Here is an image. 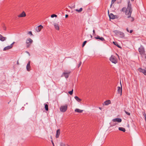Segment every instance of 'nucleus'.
<instances>
[{
    "instance_id": "obj_1",
    "label": "nucleus",
    "mask_w": 146,
    "mask_h": 146,
    "mask_svg": "<svg viewBox=\"0 0 146 146\" xmlns=\"http://www.w3.org/2000/svg\"><path fill=\"white\" fill-rule=\"evenodd\" d=\"M120 11L125 13V15L127 16V18H129L131 17L132 9L131 8V5L129 1L128 3L127 8L126 7H123Z\"/></svg>"
},
{
    "instance_id": "obj_2",
    "label": "nucleus",
    "mask_w": 146,
    "mask_h": 146,
    "mask_svg": "<svg viewBox=\"0 0 146 146\" xmlns=\"http://www.w3.org/2000/svg\"><path fill=\"white\" fill-rule=\"evenodd\" d=\"M110 60L113 63L115 64H116L117 62V60L116 57L114 55H112L110 58Z\"/></svg>"
},
{
    "instance_id": "obj_3",
    "label": "nucleus",
    "mask_w": 146,
    "mask_h": 146,
    "mask_svg": "<svg viewBox=\"0 0 146 146\" xmlns=\"http://www.w3.org/2000/svg\"><path fill=\"white\" fill-rule=\"evenodd\" d=\"M68 108V105L67 104H65L64 106H61L60 108V110L61 111L64 112L67 110Z\"/></svg>"
},
{
    "instance_id": "obj_4",
    "label": "nucleus",
    "mask_w": 146,
    "mask_h": 146,
    "mask_svg": "<svg viewBox=\"0 0 146 146\" xmlns=\"http://www.w3.org/2000/svg\"><path fill=\"white\" fill-rule=\"evenodd\" d=\"M138 50L141 54L143 55L145 54V51L143 46L141 45V47L139 48Z\"/></svg>"
},
{
    "instance_id": "obj_5",
    "label": "nucleus",
    "mask_w": 146,
    "mask_h": 146,
    "mask_svg": "<svg viewBox=\"0 0 146 146\" xmlns=\"http://www.w3.org/2000/svg\"><path fill=\"white\" fill-rule=\"evenodd\" d=\"M15 43V42H14L10 45L8 46L5 47L4 48L3 50L4 51H5L12 48L13 46V44Z\"/></svg>"
},
{
    "instance_id": "obj_6",
    "label": "nucleus",
    "mask_w": 146,
    "mask_h": 146,
    "mask_svg": "<svg viewBox=\"0 0 146 146\" xmlns=\"http://www.w3.org/2000/svg\"><path fill=\"white\" fill-rule=\"evenodd\" d=\"M43 28V26L41 25H40L36 27L35 29V31L37 32H39Z\"/></svg>"
},
{
    "instance_id": "obj_7",
    "label": "nucleus",
    "mask_w": 146,
    "mask_h": 146,
    "mask_svg": "<svg viewBox=\"0 0 146 146\" xmlns=\"http://www.w3.org/2000/svg\"><path fill=\"white\" fill-rule=\"evenodd\" d=\"M33 42V40L31 38H28L26 40V43L27 44H31Z\"/></svg>"
},
{
    "instance_id": "obj_8",
    "label": "nucleus",
    "mask_w": 146,
    "mask_h": 146,
    "mask_svg": "<svg viewBox=\"0 0 146 146\" xmlns=\"http://www.w3.org/2000/svg\"><path fill=\"white\" fill-rule=\"evenodd\" d=\"M94 38L96 39H99L101 41H105V39L102 37H100L98 35H97L96 36L94 37Z\"/></svg>"
},
{
    "instance_id": "obj_9",
    "label": "nucleus",
    "mask_w": 146,
    "mask_h": 146,
    "mask_svg": "<svg viewBox=\"0 0 146 146\" xmlns=\"http://www.w3.org/2000/svg\"><path fill=\"white\" fill-rule=\"evenodd\" d=\"M138 70L139 72L143 73L145 75H146V70H145L140 68L138 69Z\"/></svg>"
},
{
    "instance_id": "obj_10",
    "label": "nucleus",
    "mask_w": 146,
    "mask_h": 146,
    "mask_svg": "<svg viewBox=\"0 0 146 146\" xmlns=\"http://www.w3.org/2000/svg\"><path fill=\"white\" fill-rule=\"evenodd\" d=\"M122 120L120 118H116L112 119V121L115 122H117L118 123H120L121 122Z\"/></svg>"
},
{
    "instance_id": "obj_11",
    "label": "nucleus",
    "mask_w": 146,
    "mask_h": 146,
    "mask_svg": "<svg viewBox=\"0 0 146 146\" xmlns=\"http://www.w3.org/2000/svg\"><path fill=\"white\" fill-rule=\"evenodd\" d=\"M118 90L117 92L118 94H120V95H122V88L121 85V87L118 86L117 87Z\"/></svg>"
},
{
    "instance_id": "obj_12",
    "label": "nucleus",
    "mask_w": 146,
    "mask_h": 146,
    "mask_svg": "<svg viewBox=\"0 0 146 146\" xmlns=\"http://www.w3.org/2000/svg\"><path fill=\"white\" fill-rule=\"evenodd\" d=\"M70 72H63V75L66 78H67L69 76V74L70 73Z\"/></svg>"
},
{
    "instance_id": "obj_13",
    "label": "nucleus",
    "mask_w": 146,
    "mask_h": 146,
    "mask_svg": "<svg viewBox=\"0 0 146 146\" xmlns=\"http://www.w3.org/2000/svg\"><path fill=\"white\" fill-rule=\"evenodd\" d=\"M30 61H29L28 62L26 66L27 70L29 71H30Z\"/></svg>"
},
{
    "instance_id": "obj_14",
    "label": "nucleus",
    "mask_w": 146,
    "mask_h": 146,
    "mask_svg": "<svg viewBox=\"0 0 146 146\" xmlns=\"http://www.w3.org/2000/svg\"><path fill=\"white\" fill-rule=\"evenodd\" d=\"M26 16L25 13L24 11H23L18 16L19 17H24Z\"/></svg>"
},
{
    "instance_id": "obj_15",
    "label": "nucleus",
    "mask_w": 146,
    "mask_h": 146,
    "mask_svg": "<svg viewBox=\"0 0 146 146\" xmlns=\"http://www.w3.org/2000/svg\"><path fill=\"white\" fill-rule=\"evenodd\" d=\"M6 39V37H3L0 34V40L2 41H4Z\"/></svg>"
},
{
    "instance_id": "obj_16",
    "label": "nucleus",
    "mask_w": 146,
    "mask_h": 146,
    "mask_svg": "<svg viewBox=\"0 0 146 146\" xmlns=\"http://www.w3.org/2000/svg\"><path fill=\"white\" fill-rule=\"evenodd\" d=\"M117 36H119L120 38H124L125 36V35L124 33L123 32L120 31L119 33V35Z\"/></svg>"
},
{
    "instance_id": "obj_17",
    "label": "nucleus",
    "mask_w": 146,
    "mask_h": 146,
    "mask_svg": "<svg viewBox=\"0 0 146 146\" xmlns=\"http://www.w3.org/2000/svg\"><path fill=\"white\" fill-rule=\"evenodd\" d=\"M60 134V129H58L57 130L56 132V137L58 138L59 137V135Z\"/></svg>"
},
{
    "instance_id": "obj_18",
    "label": "nucleus",
    "mask_w": 146,
    "mask_h": 146,
    "mask_svg": "<svg viewBox=\"0 0 146 146\" xmlns=\"http://www.w3.org/2000/svg\"><path fill=\"white\" fill-rule=\"evenodd\" d=\"M109 16L110 19H115L114 15L112 13H111L110 14H109Z\"/></svg>"
},
{
    "instance_id": "obj_19",
    "label": "nucleus",
    "mask_w": 146,
    "mask_h": 146,
    "mask_svg": "<svg viewBox=\"0 0 146 146\" xmlns=\"http://www.w3.org/2000/svg\"><path fill=\"white\" fill-rule=\"evenodd\" d=\"M110 100H108L106 101L105 102H104L103 104L104 105H108L109 104H110Z\"/></svg>"
},
{
    "instance_id": "obj_20",
    "label": "nucleus",
    "mask_w": 146,
    "mask_h": 146,
    "mask_svg": "<svg viewBox=\"0 0 146 146\" xmlns=\"http://www.w3.org/2000/svg\"><path fill=\"white\" fill-rule=\"evenodd\" d=\"M113 32L116 36H118L120 31L118 30H115L113 31Z\"/></svg>"
},
{
    "instance_id": "obj_21",
    "label": "nucleus",
    "mask_w": 146,
    "mask_h": 146,
    "mask_svg": "<svg viewBox=\"0 0 146 146\" xmlns=\"http://www.w3.org/2000/svg\"><path fill=\"white\" fill-rule=\"evenodd\" d=\"M117 123H115L112 120L110 123V125L111 126H113L116 125Z\"/></svg>"
},
{
    "instance_id": "obj_22",
    "label": "nucleus",
    "mask_w": 146,
    "mask_h": 146,
    "mask_svg": "<svg viewBox=\"0 0 146 146\" xmlns=\"http://www.w3.org/2000/svg\"><path fill=\"white\" fill-rule=\"evenodd\" d=\"M54 26L55 29L57 30H59V27L58 24L55 23L54 24Z\"/></svg>"
},
{
    "instance_id": "obj_23",
    "label": "nucleus",
    "mask_w": 146,
    "mask_h": 146,
    "mask_svg": "<svg viewBox=\"0 0 146 146\" xmlns=\"http://www.w3.org/2000/svg\"><path fill=\"white\" fill-rule=\"evenodd\" d=\"M119 130L123 131V132H125V128L122 127H119L118 128Z\"/></svg>"
},
{
    "instance_id": "obj_24",
    "label": "nucleus",
    "mask_w": 146,
    "mask_h": 146,
    "mask_svg": "<svg viewBox=\"0 0 146 146\" xmlns=\"http://www.w3.org/2000/svg\"><path fill=\"white\" fill-rule=\"evenodd\" d=\"M74 98L78 102H80L81 101V99L77 96H75Z\"/></svg>"
},
{
    "instance_id": "obj_25",
    "label": "nucleus",
    "mask_w": 146,
    "mask_h": 146,
    "mask_svg": "<svg viewBox=\"0 0 146 146\" xmlns=\"http://www.w3.org/2000/svg\"><path fill=\"white\" fill-rule=\"evenodd\" d=\"M75 111L78 113H82L83 111V110L78 109H76L75 110Z\"/></svg>"
},
{
    "instance_id": "obj_26",
    "label": "nucleus",
    "mask_w": 146,
    "mask_h": 146,
    "mask_svg": "<svg viewBox=\"0 0 146 146\" xmlns=\"http://www.w3.org/2000/svg\"><path fill=\"white\" fill-rule=\"evenodd\" d=\"M113 43L114 44L116 45L118 48H121L120 46L118 44V43L117 42H113Z\"/></svg>"
},
{
    "instance_id": "obj_27",
    "label": "nucleus",
    "mask_w": 146,
    "mask_h": 146,
    "mask_svg": "<svg viewBox=\"0 0 146 146\" xmlns=\"http://www.w3.org/2000/svg\"><path fill=\"white\" fill-rule=\"evenodd\" d=\"M82 9H83L82 8H81L79 9H76L75 10V11H77V12H81L82 11Z\"/></svg>"
},
{
    "instance_id": "obj_28",
    "label": "nucleus",
    "mask_w": 146,
    "mask_h": 146,
    "mask_svg": "<svg viewBox=\"0 0 146 146\" xmlns=\"http://www.w3.org/2000/svg\"><path fill=\"white\" fill-rule=\"evenodd\" d=\"M45 108V110L47 111L48 110V106L47 104H44Z\"/></svg>"
},
{
    "instance_id": "obj_29",
    "label": "nucleus",
    "mask_w": 146,
    "mask_h": 146,
    "mask_svg": "<svg viewBox=\"0 0 146 146\" xmlns=\"http://www.w3.org/2000/svg\"><path fill=\"white\" fill-rule=\"evenodd\" d=\"M130 21L131 22H133L134 20V18L133 17H132L131 16V17H130Z\"/></svg>"
},
{
    "instance_id": "obj_30",
    "label": "nucleus",
    "mask_w": 146,
    "mask_h": 146,
    "mask_svg": "<svg viewBox=\"0 0 146 146\" xmlns=\"http://www.w3.org/2000/svg\"><path fill=\"white\" fill-rule=\"evenodd\" d=\"M73 89H72L71 91H70L68 92V93L70 95H72L73 94Z\"/></svg>"
},
{
    "instance_id": "obj_31",
    "label": "nucleus",
    "mask_w": 146,
    "mask_h": 146,
    "mask_svg": "<svg viewBox=\"0 0 146 146\" xmlns=\"http://www.w3.org/2000/svg\"><path fill=\"white\" fill-rule=\"evenodd\" d=\"M124 111L126 114L127 115H130V113L128 112L125 110H124Z\"/></svg>"
},
{
    "instance_id": "obj_32",
    "label": "nucleus",
    "mask_w": 146,
    "mask_h": 146,
    "mask_svg": "<svg viewBox=\"0 0 146 146\" xmlns=\"http://www.w3.org/2000/svg\"><path fill=\"white\" fill-rule=\"evenodd\" d=\"M51 17L52 18H53L54 17H57V15L55 14H53L51 15Z\"/></svg>"
},
{
    "instance_id": "obj_33",
    "label": "nucleus",
    "mask_w": 146,
    "mask_h": 146,
    "mask_svg": "<svg viewBox=\"0 0 146 146\" xmlns=\"http://www.w3.org/2000/svg\"><path fill=\"white\" fill-rule=\"evenodd\" d=\"M60 146H66L65 144L63 143H60Z\"/></svg>"
},
{
    "instance_id": "obj_34",
    "label": "nucleus",
    "mask_w": 146,
    "mask_h": 146,
    "mask_svg": "<svg viewBox=\"0 0 146 146\" xmlns=\"http://www.w3.org/2000/svg\"><path fill=\"white\" fill-rule=\"evenodd\" d=\"M86 42H87L86 41H85L83 42V44H82V47H83L84 46V45H85V44H86Z\"/></svg>"
},
{
    "instance_id": "obj_35",
    "label": "nucleus",
    "mask_w": 146,
    "mask_h": 146,
    "mask_svg": "<svg viewBox=\"0 0 146 146\" xmlns=\"http://www.w3.org/2000/svg\"><path fill=\"white\" fill-rule=\"evenodd\" d=\"M116 0H111V3L112 4H113Z\"/></svg>"
},
{
    "instance_id": "obj_36",
    "label": "nucleus",
    "mask_w": 146,
    "mask_h": 146,
    "mask_svg": "<svg viewBox=\"0 0 146 146\" xmlns=\"http://www.w3.org/2000/svg\"><path fill=\"white\" fill-rule=\"evenodd\" d=\"M143 116H144V117H146V114L145 113V112H143Z\"/></svg>"
},
{
    "instance_id": "obj_37",
    "label": "nucleus",
    "mask_w": 146,
    "mask_h": 146,
    "mask_svg": "<svg viewBox=\"0 0 146 146\" xmlns=\"http://www.w3.org/2000/svg\"><path fill=\"white\" fill-rule=\"evenodd\" d=\"M82 64V62H80V63H79V64L78 65V67L79 68L81 65Z\"/></svg>"
},
{
    "instance_id": "obj_38",
    "label": "nucleus",
    "mask_w": 146,
    "mask_h": 146,
    "mask_svg": "<svg viewBox=\"0 0 146 146\" xmlns=\"http://www.w3.org/2000/svg\"><path fill=\"white\" fill-rule=\"evenodd\" d=\"M3 28L4 30H6V27L5 26V25L3 26Z\"/></svg>"
},
{
    "instance_id": "obj_39",
    "label": "nucleus",
    "mask_w": 146,
    "mask_h": 146,
    "mask_svg": "<svg viewBox=\"0 0 146 146\" xmlns=\"http://www.w3.org/2000/svg\"><path fill=\"white\" fill-rule=\"evenodd\" d=\"M30 44H27V48H29L30 47Z\"/></svg>"
},
{
    "instance_id": "obj_40",
    "label": "nucleus",
    "mask_w": 146,
    "mask_h": 146,
    "mask_svg": "<svg viewBox=\"0 0 146 146\" xmlns=\"http://www.w3.org/2000/svg\"><path fill=\"white\" fill-rule=\"evenodd\" d=\"M93 35H95V31L94 30H93Z\"/></svg>"
},
{
    "instance_id": "obj_41",
    "label": "nucleus",
    "mask_w": 146,
    "mask_h": 146,
    "mask_svg": "<svg viewBox=\"0 0 146 146\" xmlns=\"http://www.w3.org/2000/svg\"><path fill=\"white\" fill-rule=\"evenodd\" d=\"M114 17L115 18V19L117 18L118 16L117 15H114Z\"/></svg>"
},
{
    "instance_id": "obj_42",
    "label": "nucleus",
    "mask_w": 146,
    "mask_h": 146,
    "mask_svg": "<svg viewBox=\"0 0 146 146\" xmlns=\"http://www.w3.org/2000/svg\"><path fill=\"white\" fill-rule=\"evenodd\" d=\"M28 33L29 34H31V35H32V33L31 31L29 32Z\"/></svg>"
},
{
    "instance_id": "obj_43",
    "label": "nucleus",
    "mask_w": 146,
    "mask_h": 146,
    "mask_svg": "<svg viewBox=\"0 0 146 146\" xmlns=\"http://www.w3.org/2000/svg\"><path fill=\"white\" fill-rule=\"evenodd\" d=\"M133 30H130L129 33H131L133 32Z\"/></svg>"
},
{
    "instance_id": "obj_44",
    "label": "nucleus",
    "mask_w": 146,
    "mask_h": 146,
    "mask_svg": "<svg viewBox=\"0 0 146 146\" xmlns=\"http://www.w3.org/2000/svg\"><path fill=\"white\" fill-rule=\"evenodd\" d=\"M68 17V15H67V14L65 15V17L66 18H67Z\"/></svg>"
},
{
    "instance_id": "obj_45",
    "label": "nucleus",
    "mask_w": 146,
    "mask_h": 146,
    "mask_svg": "<svg viewBox=\"0 0 146 146\" xmlns=\"http://www.w3.org/2000/svg\"><path fill=\"white\" fill-rule=\"evenodd\" d=\"M143 55H145V58L146 59V54H145H145H144Z\"/></svg>"
},
{
    "instance_id": "obj_46",
    "label": "nucleus",
    "mask_w": 146,
    "mask_h": 146,
    "mask_svg": "<svg viewBox=\"0 0 146 146\" xmlns=\"http://www.w3.org/2000/svg\"><path fill=\"white\" fill-rule=\"evenodd\" d=\"M126 30H127V32H129V30L128 28H127L126 29Z\"/></svg>"
},
{
    "instance_id": "obj_47",
    "label": "nucleus",
    "mask_w": 146,
    "mask_h": 146,
    "mask_svg": "<svg viewBox=\"0 0 146 146\" xmlns=\"http://www.w3.org/2000/svg\"><path fill=\"white\" fill-rule=\"evenodd\" d=\"M51 142H52V144L53 145V146H54V143H53V141H51Z\"/></svg>"
},
{
    "instance_id": "obj_48",
    "label": "nucleus",
    "mask_w": 146,
    "mask_h": 146,
    "mask_svg": "<svg viewBox=\"0 0 146 146\" xmlns=\"http://www.w3.org/2000/svg\"><path fill=\"white\" fill-rule=\"evenodd\" d=\"M17 64L18 65H19V62L18 60L17 61Z\"/></svg>"
},
{
    "instance_id": "obj_49",
    "label": "nucleus",
    "mask_w": 146,
    "mask_h": 146,
    "mask_svg": "<svg viewBox=\"0 0 146 146\" xmlns=\"http://www.w3.org/2000/svg\"><path fill=\"white\" fill-rule=\"evenodd\" d=\"M113 4H112V3H111V4L110 5V7H111L112 6Z\"/></svg>"
},
{
    "instance_id": "obj_50",
    "label": "nucleus",
    "mask_w": 146,
    "mask_h": 146,
    "mask_svg": "<svg viewBox=\"0 0 146 146\" xmlns=\"http://www.w3.org/2000/svg\"><path fill=\"white\" fill-rule=\"evenodd\" d=\"M99 109H100V110H101L102 109V108H101V107H99Z\"/></svg>"
},
{
    "instance_id": "obj_51",
    "label": "nucleus",
    "mask_w": 146,
    "mask_h": 146,
    "mask_svg": "<svg viewBox=\"0 0 146 146\" xmlns=\"http://www.w3.org/2000/svg\"><path fill=\"white\" fill-rule=\"evenodd\" d=\"M90 35L91 38H92V35Z\"/></svg>"
},
{
    "instance_id": "obj_52",
    "label": "nucleus",
    "mask_w": 146,
    "mask_h": 146,
    "mask_svg": "<svg viewBox=\"0 0 146 146\" xmlns=\"http://www.w3.org/2000/svg\"><path fill=\"white\" fill-rule=\"evenodd\" d=\"M131 1H134V0H131Z\"/></svg>"
},
{
    "instance_id": "obj_53",
    "label": "nucleus",
    "mask_w": 146,
    "mask_h": 146,
    "mask_svg": "<svg viewBox=\"0 0 146 146\" xmlns=\"http://www.w3.org/2000/svg\"><path fill=\"white\" fill-rule=\"evenodd\" d=\"M27 52V53H28L29 54V53L28 52Z\"/></svg>"
},
{
    "instance_id": "obj_54",
    "label": "nucleus",
    "mask_w": 146,
    "mask_h": 146,
    "mask_svg": "<svg viewBox=\"0 0 146 146\" xmlns=\"http://www.w3.org/2000/svg\"><path fill=\"white\" fill-rule=\"evenodd\" d=\"M108 13H109V11H108Z\"/></svg>"
}]
</instances>
